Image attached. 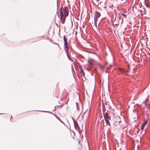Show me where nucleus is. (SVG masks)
<instances>
[{"instance_id":"9","label":"nucleus","mask_w":150,"mask_h":150,"mask_svg":"<svg viewBox=\"0 0 150 150\" xmlns=\"http://www.w3.org/2000/svg\"><path fill=\"white\" fill-rule=\"evenodd\" d=\"M114 23L116 25H117V24L119 25L120 23H118V21L117 20H116V18H115V20L114 21Z\"/></svg>"},{"instance_id":"15","label":"nucleus","mask_w":150,"mask_h":150,"mask_svg":"<svg viewBox=\"0 0 150 150\" xmlns=\"http://www.w3.org/2000/svg\"><path fill=\"white\" fill-rule=\"evenodd\" d=\"M148 108L149 109H150V104H149V107Z\"/></svg>"},{"instance_id":"17","label":"nucleus","mask_w":150,"mask_h":150,"mask_svg":"<svg viewBox=\"0 0 150 150\" xmlns=\"http://www.w3.org/2000/svg\"><path fill=\"white\" fill-rule=\"evenodd\" d=\"M121 71L122 72H124V70H121Z\"/></svg>"},{"instance_id":"18","label":"nucleus","mask_w":150,"mask_h":150,"mask_svg":"<svg viewBox=\"0 0 150 150\" xmlns=\"http://www.w3.org/2000/svg\"><path fill=\"white\" fill-rule=\"evenodd\" d=\"M42 111V112H46V111Z\"/></svg>"},{"instance_id":"13","label":"nucleus","mask_w":150,"mask_h":150,"mask_svg":"<svg viewBox=\"0 0 150 150\" xmlns=\"http://www.w3.org/2000/svg\"><path fill=\"white\" fill-rule=\"evenodd\" d=\"M55 117H56L61 122H62L60 120V119L59 117H57L56 115H54Z\"/></svg>"},{"instance_id":"21","label":"nucleus","mask_w":150,"mask_h":150,"mask_svg":"<svg viewBox=\"0 0 150 150\" xmlns=\"http://www.w3.org/2000/svg\"><path fill=\"white\" fill-rule=\"evenodd\" d=\"M11 117H12V116H11Z\"/></svg>"},{"instance_id":"4","label":"nucleus","mask_w":150,"mask_h":150,"mask_svg":"<svg viewBox=\"0 0 150 150\" xmlns=\"http://www.w3.org/2000/svg\"><path fill=\"white\" fill-rule=\"evenodd\" d=\"M60 10H62L63 13H64V15L65 16H67L69 14V10L66 7L63 8L62 9L61 8H60Z\"/></svg>"},{"instance_id":"10","label":"nucleus","mask_w":150,"mask_h":150,"mask_svg":"<svg viewBox=\"0 0 150 150\" xmlns=\"http://www.w3.org/2000/svg\"><path fill=\"white\" fill-rule=\"evenodd\" d=\"M63 40H64V42H67V39L66 38L65 36V35L64 36V37H63Z\"/></svg>"},{"instance_id":"16","label":"nucleus","mask_w":150,"mask_h":150,"mask_svg":"<svg viewBox=\"0 0 150 150\" xmlns=\"http://www.w3.org/2000/svg\"><path fill=\"white\" fill-rule=\"evenodd\" d=\"M76 107L77 109V103H76Z\"/></svg>"},{"instance_id":"12","label":"nucleus","mask_w":150,"mask_h":150,"mask_svg":"<svg viewBox=\"0 0 150 150\" xmlns=\"http://www.w3.org/2000/svg\"><path fill=\"white\" fill-rule=\"evenodd\" d=\"M71 118H72V119L73 120V121L74 122V126H75V120L73 118V117H72Z\"/></svg>"},{"instance_id":"7","label":"nucleus","mask_w":150,"mask_h":150,"mask_svg":"<svg viewBox=\"0 0 150 150\" xmlns=\"http://www.w3.org/2000/svg\"><path fill=\"white\" fill-rule=\"evenodd\" d=\"M100 16V13L96 12L95 14V17L98 18Z\"/></svg>"},{"instance_id":"11","label":"nucleus","mask_w":150,"mask_h":150,"mask_svg":"<svg viewBox=\"0 0 150 150\" xmlns=\"http://www.w3.org/2000/svg\"><path fill=\"white\" fill-rule=\"evenodd\" d=\"M122 16L124 17L125 18H126L127 17V15L124 13H122Z\"/></svg>"},{"instance_id":"8","label":"nucleus","mask_w":150,"mask_h":150,"mask_svg":"<svg viewBox=\"0 0 150 150\" xmlns=\"http://www.w3.org/2000/svg\"><path fill=\"white\" fill-rule=\"evenodd\" d=\"M117 18H118V19H117V20L118 21V23H122V22H121V16L120 15H119V16H117Z\"/></svg>"},{"instance_id":"20","label":"nucleus","mask_w":150,"mask_h":150,"mask_svg":"<svg viewBox=\"0 0 150 150\" xmlns=\"http://www.w3.org/2000/svg\"><path fill=\"white\" fill-rule=\"evenodd\" d=\"M122 19H123V18H122Z\"/></svg>"},{"instance_id":"19","label":"nucleus","mask_w":150,"mask_h":150,"mask_svg":"<svg viewBox=\"0 0 150 150\" xmlns=\"http://www.w3.org/2000/svg\"><path fill=\"white\" fill-rule=\"evenodd\" d=\"M144 103H145V104L146 105V102H144Z\"/></svg>"},{"instance_id":"3","label":"nucleus","mask_w":150,"mask_h":150,"mask_svg":"<svg viewBox=\"0 0 150 150\" xmlns=\"http://www.w3.org/2000/svg\"><path fill=\"white\" fill-rule=\"evenodd\" d=\"M60 19L62 23V24L64 23L66 16L64 15L62 10L60 11Z\"/></svg>"},{"instance_id":"6","label":"nucleus","mask_w":150,"mask_h":150,"mask_svg":"<svg viewBox=\"0 0 150 150\" xmlns=\"http://www.w3.org/2000/svg\"><path fill=\"white\" fill-rule=\"evenodd\" d=\"M147 124V121L145 120L141 126V129L143 131L144 129V127Z\"/></svg>"},{"instance_id":"2","label":"nucleus","mask_w":150,"mask_h":150,"mask_svg":"<svg viewBox=\"0 0 150 150\" xmlns=\"http://www.w3.org/2000/svg\"><path fill=\"white\" fill-rule=\"evenodd\" d=\"M64 48L68 59H70L69 54V50L67 42H64Z\"/></svg>"},{"instance_id":"14","label":"nucleus","mask_w":150,"mask_h":150,"mask_svg":"<svg viewBox=\"0 0 150 150\" xmlns=\"http://www.w3.org/2000/svg\"><path fill=\"white\" fill-rule=\"evenodd\" d=\"M81 72L82 73H83V70L82 69H81Z\"/></svg>"},{"instance_id":"1","label":"nucleus","mask_w":150,"mask_h":150,"mask_svg":"<svg viewBox=\"0 0 150 150\" xmlns=\"http://www.w3.org/2000/svg\"><path fill=\"white\" fill-rule=\"evenodd\" d=\"M103 116L106 124L110 126V122L111 121L112 117L107 112L103 114Z\"/></svg>"},{"instance_id":"5","label":"nucleus","mask_w":150,"mask_h":150,"mask_svg":"<svg viewBox=\"0 0 150 150\" xmlns=\"http://www.w3.org/2000/svg\"><path fill=\"white\" fill-rule=\"evenodd\" d=\"M88 65L91 66H94L95 65V61L93 59L90 58L88 60Z\"/></svg>"}]
</instances>
